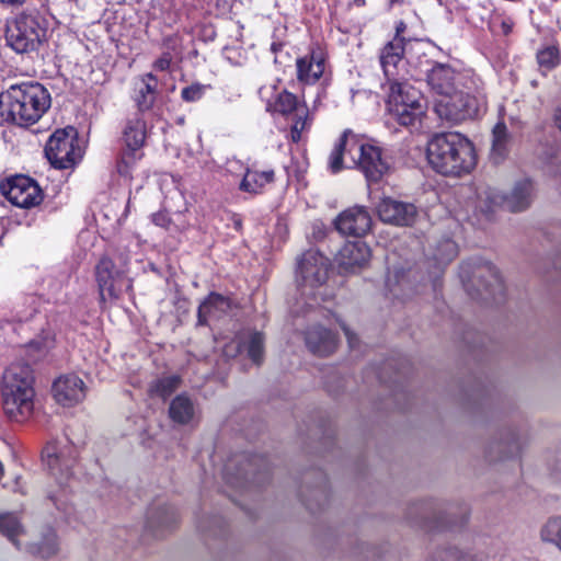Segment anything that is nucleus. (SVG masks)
Instances as JSON below:
<instances>
[{
  "label": "nucleus",
  "instance_id": "obj_1",
  "mask_svg": "<svg viewBox=\"0 0 561 561\" xmlns=\"http://www.w3.org/2000/svg\"><path fill=\"white\" fill-rule=\"evenodd\" d=\"M427 159L432 168L443 175L459 176L476 165L473 145L459 133L435 135L427 144Z\"/></svg>",
  "mask_w": 561,
  "mask_h": 561
},
{
  "label": "nucleus",
  "instance_id": "obj_2",
  "mask_svg": "<svg viewBox=\"0 0 561 561\" xmlns=\"http://www.w3.org/2000/svg\"><path fill=\"white\" fill-rule=\"evenodd\" d=\"M50 106L48 91L38 82H22L0 93L1 115L19 125L36 123Z\"/></svg>",
  "mask_w": 561,
  "mask_h": 561
},
{
  "label": "nucleus",
  "instance_id": "obj_3",
  "mask_svg": "<svg viewBox=\"0 0 561 561\" xmlns=\"http://www.w3.org/2000/svg\"><path fill=\"white\" fill-rule=\"evenodd\" d=\"M346 153L370 182H378L390 169L388 158L383 156L381 148L359 142L350 129L342 134L330 154L329 167L333 173L343 169V157Z\"/></svg>",
  "mask_w": 561,
  "mask_h": 561
},
{
  "label": "nucleus",
  "instance_id": "obj_4",
  "mask_svg": "<svg viewBox=\"0 0 561 561\" xmlns=\"http://www.w3.org/2000/svg\"><path fill=\"white\" fill-rule=\"evenodd\" d=\"M460 277L466 289L474 297L493 299L503 295L504 287L497 268L490 262H480L473 267L469 263L461 265Z\"/></svg>",
  "mask_w": 561,
  "mask_h": 561
},
{
  "label": "nucleus",
  "instance_id": "obj_5",
  "mask_svg": "<svg viewBox=\"0 0 561 561\" xmlns=\"http://www.w3.org/2000/svg\"><path fill=\"white\" fill-rule=\"evenodd\" d=\"M45 156L56 169L64 170L75 167L83 156L77 129L72 126L57 129L46 142Z\"/></svg>",
  "mask_w": 561,
  "mask_h": 561
},
{
  "label": "nucleus",
  "instance_id": "obj_6",
  "mask_svg": "<svg viewBox=\"0 0 561 561\" xmlns=\"http://www.w3.org/2000/svg\"><path fill=\"white\" fill-rule=\"evenodd\" d=\"M330 270V260L318 250L310 249L302 253L297 262V280L301 294L312 297L317 301L321 289L325 284Z\"/></svg>",
  "mask_w": 561,
  "mask_h": 561
},
{
  "label": "nucleus",
  "instance_id": "obj_7",
  "mask_svg": "<svg viewBox=\"0 0 561 561\" xmlns=\"http://www.w3.org/2000/svg\"><path fill=\"white\" fill-rule=\"evenodd\" d=\"M45 36L46 30L31 14H20L7 25V44L19 54L36 50Z\"/></svg>",
  "mask_w": 561,
  "mask_h": 561
},
{
  "label": "nucleus",
  "instance_id": "obj_8",
  "mask_svg": "<svg viewBox=\"0 0 561 561\" xmlns=\"http://www.w3.org/2000/svg\"><path fill=\"white\" fill-rule=\"evenodd\" d=\"M42 458L49 473L60 485H66L72 477L77 450L68 442H51L42 451Z\"/></svg>",
  "mask_w": 561,
  "mask_h": 561
},
{
  "label": "nucleus",
  "instance_id": "obj_9",
  "mask_svg": "<svg viewBox=\"0 0 561 561\" xmlns=\"http://www.w3.org/2000/svg\"><path fill=\"white\" fill-rule=\"evenodd\" d=\"M435 112L443 119L460 123L477 115L478 100L469 93L455 89L436 102Z\"/></svg>",
  "mask_w": 561,
  "mask_h": 561
},
{
  "label": "nucleus",
  "instance_id": "obj_10",
  "mask_svg": "<svg viewBox=\"0 0 561 561\" xmlns=\"http://www.w3.org/2000/svg\"><path fill=\"white\" fill-rule=\"evenodd\" d=\"M1 393L4 413L11 421L22 423L32 415L35 397L34 388L22 389L2 381Z\"/></svg>",
  "mask_w": 561,
  "mask_h": 561
},
{
  "label": "nucleus",
  "instance_id": "obj_11",
  "mask_svg": "<svg viewBox=\"0 0 561 561\" xmlns=\"http://www.w3.org/2000/svg\"><path fill=\"white\" fill-rule=\"evenodd\" d=\"M0 191L11 204L21 208L38 205L43 198L37 183L25 175L8 179L1 183Z\"/></svg>",
  "mask_w": 561,
  "mask_h": 561
},
{
  "label": "nucleus",
  "instance_id": "obj_12",
  "mask_svg": "<svg viewBox=\"0 0 561 561\" xmlns=\"http://www.w3.org/2000/svg\"><path fill=\"white\" fill-rule=\"evenodd\" d=\"M231 468L232 462H229L225 469V479L236 488L241 489L249 483L261 485L268 478L267 462L261 456L245 457L236 476L230 472Z\"/></svg>",
  "mask_w": 561,
  "mask_h": 561
},
{
  "label": "nucleus",
  "instance_id": "obj_13",
  "mask_svg": "<svg viewBox=\"0 0 561 561\" xmlns=\"http://www.w3.org/2000/svg\"><path fill=\"white\" fill-rule=\"evenodd\" d=\"M95 277L102 302L119 297L125 279L123 273L115 268L111 259L102 257L100 260L95 267Z\"/></svg>",
  "mask_w": 561,
  "mask_h": 561
},
{
  "label": "nucleus",
  "instance_id": "obj_14",
  "mask_svg": "<svg viewBox=\"0 0 561 561\" xmlns=\"http://www.w3.org/2000/svg\"><path fill=\"white\" fill-rule=\"evenodd\" d=\"M379 218L394 226H411L414 224L417 210L412 203L383 198L377 206Z\"/></svg>",
  "mask_w": 561,
  "mask_h": 561
},
{
  "label": "nucleus",
  "instance_id": "obj_15",
  "mask_svg": "<svg viewBox=\"0 0 561 561\" xmlns=\"http://www.w3.org/2000/svg\"><path fill=\"white\" fill-rule=\"evenodd\" d=\"M334 225L342 234L362 237L369 231L371 218L364 207L354 206L342 211Z\"/></svg>",
  "mask_w": 561,
  "mask_h": 561
},
{
  "label": "nucleus",
  "instance_id": "obj_16",
  "mask_svg": "<svg viewBox=\"0 0 561 561\" xmlns=\"http://www.w3.org/2000/svg\"><path fill=\"white\" fill-rule=\"evenodd\" d=\"M370 257V250L360 240L346 242L336 253L335 260L345 272H355L363 267Z\"/></svg>",
  "mask_w": 561,
  "mask_h": 561
},
{
  "label": "nucleus",
  "instance_id": "obj_17",
  "mask_svg": "<svg viewBox=\"0 0 561 561\" xmlns=\"http://www.w3.org/2000/svg\"><path fill=\"white\" fill-rule=\"evenodd\" d=\"M54 397L62 405H73L85 397V387L82 379L76 375L58 378L53 385Z\"/></svg>",
  "mask_w": 561,
  "mask_h": 561
},
{
  "label": "nucleus",
  "instance_id": "obj_18",
  "mask_svg": "<svg viewBox=\"0 0 561 561\" xmlns=\"http://www.w3.org/2000/svg\"><path fill=\"white\" fill-rule=\"evenodd\" d=\"M297 79L305 84H314L324 73L325 56L322 49L313 48L309 55L296 60Z\"/></svg>",
  "mask_w": 561,
  "mask_h": 561
},
{
  "label": "nucleus",
  "instance_id": "obj_19",
  "mask_svg": "<svg viewBox=\"0 0 561 561\" xmlns=\"http://www.w3.org/2000/svg\"><path fill=\"white\" fill-rule=\"evenodd\" d=\"M458 73L447 64L436 62L426 75L431 90L444 98L456 89Z\"/></svg>",
  "mask_w": 561,
  "mask_h": 561
},
{
  "label": "nucleus",
  "instance_id": "obj_20",
  "mask_svg": "<svg viewBox=\"0 0 561 561\" xmlns=\"http://www.w3.org/2000/svg\"><path fill=\"white\" fill-rule=\"evenodd\" d=\"M533 191V183L529 180H522L514 185L507 196L494 195L491 197V202L495 205L503 203V206L512 213L523 211L531 203Z\"/></svg>",
  "mask_w": 561,
  "mask_h": 561
},
{
  "label": "nucleus",
  "instance_id": "obj_21",
  "mask_svg": "<svg viewBox=\"0 0 561 561\" xmlns=\"http://www.w3.org/2000/svg\"><path fill=\"white\" fill-rule=\"evenodd\" d=\"M306 345L311 353L318 356L332 354L337 346V335L321 325H313L306 332Z\"/></svg>",
  "mask_w": 561,
  "mask_h": 561
},
{
  "label": "nucleus",
  "instance_id": "obj_22",
  "mask_svg": "<svg viewBox=\"0 0 561 561\" xmlns=\"http://www.w3.org/2000/svg\"><path fill=\"white\" fill-rule=\"evenodd\" d=\"M404 54V37L394 36L386 44L380 54V64L389 83L398 80V65L402 61Z\"/></svg>",
  "mask_w": 561,
  "mask_h": 561
},
{
  "label": "nucleus",
  "instance_id": "obj_23",
  "mask_svg": "<svg viewBox=\"0 0 561 561\" xmlns=\"http://www.w3.org/2000/svg\"><path fill=\"white\" fill-rule=\"evenodd\" d=\"M146 123L139 114H133L127 117L122 131V139L126 148L134 152L140 149L146 139Z\"/></svg>",
  "mask_w": 561,
  "mask_h": 561
},
{
  "label": "nucleus",
  "instance_id": "obj_24",
  "mask_svg": "<svg viewBox=\"0 0 561 561\" xmlns=\"http://www.w3.org/2000/svg\"><path fill=\"white\" fill-rule=\"evenodd\" d=\"M230 309V300L219 294L211 293L198 307L197 324L206 325L208 319H219Z\"/></svg>",
  "mask_w": 561,
  "mask_h": 561
},
{
  "label": "nucleus",
  "instance_id": "obj_25",
  "mask_svg": "<svg viewBox=\"0 0 561 561\" xmlns=\"http://www.w3.org/2000/svg\"><path fill=\"white\" fill-rule=\"evenodd\" d=\"M390 115L402 126H414L421 123L426 112V104H408L394 100V106H388Z\"/></svg>",
  "mask_w": 561,
  "mask_h": 561
},
{
  "label": "nucleus",
  "instance_id": "obj_26",
  "mask_svg": "<svg viewBox=\"0 0 561 561\" xmlns=\"http://www.w3.org/2000/svg\"><path fill=\"white\" fill-rule=\"evenodd\" d=\"M389 90L388 106H394V100L412 105L426 104L421 91L408 81L394 80L390 82Z\"/></svg>",
  "mask_w": 561,
  "mask_h": 561
},
{
  "label": "nucleus",
  "instance_id": "obj_27",
  "mask_svg": "<svg viewBox=\"0 0 561 561\" xmlns=\"http://www.w3.org/2000/svg\"><path fill=\"white\" fill-rule=\"evenodd\" d=\"M34 374L27 363H12L3 373L2 381L19 388H34Z\"/></svg>",
  "mask_w": 561,
  "mask_h": 561
},
{
  "label": "nucleus",
  "instance_id": "obj_28",
  "mask_svg": "<svg viewBox=\"0 0 561 561\" xmlns=\"http://www.w3.org/2000/svg\"><path fill=\"white\" fill-rule=\"evenodd\" d=\"M274 170L253 171L247 169L242 181L239 184V190L242 192L259 194L266 184L274 182Z\"/></svg>",
  "mask_w": 561,
  "mask_h": 561
},
{
  "label": "nucleus",
  "instance_id": "obj_29",
  "mask_svg": "<svg viewBox=\"0 0 561 561\" xmlns=\"http://www.w3.org/2000/svg\"><path fill=\"white\" fill-rule=\"evenodd\" d=\"M169 414L175 423L187 424L194 415L193 402L185 394H179L171 401Z\"/></svg>",
  "mask_w": 561,
  "mask_h": 561
},
{
  "label": "nucleus",
  "instance_id": "obj_30",
  "mask_svg": "<svg viewBox=\"0 0 561 561\" xmlns=\"http://www.w3.org/2000/svg\"><path fill=\"white\" fill-rule=\"evenodd\" d=\"M24 534V527L18 514L5 512L0 514V535L8 538L19 548L18 537Z\"/></svg>",
  "mask_w": 561,
  "mask_h": 561
},
{
  "label": "nucleus",
  "instance_id": "obj_31",
  "mask_svg": "<svg viewBox=\"0 0 561 561\" xmlns=\"http://www.w3.org/2000/svg\"><path fill=\"white\" fill-rule=\"evenodd\" d=\"M491 156L495 163L502 161L508 151L510 134L504 123H497L492 131Z\"/></svg>",
  "mask_w": 561,
  "mask_h": 561
},
{
  "label": "nucleus",
  "instance_id": "obj_32",
  "mask_svg": "<svg viewBox=\"0 0 561 561\" xmlns=\"http://www.w3.org/2000/svg\"><path fill=\"white\" fill-rule=\"evenodd\" d=\"M156 95V83L151 84L149 82H145V80H141V83L136 89L134 95V101L138 110L135 114H139L140 116H142L145 112L150 111L154 104Z\"/></svg>",
  "mask_w": 561,
  "mask_h": 561
},
{
  "label": "nucleus",
  "instance_id": "obj_33",
  "mask_svg": "<svg viewBox=\"0 0 561 561\" xmlns=\"http://www.w3.org/2000/svg\"><path fill=\"white\" fill-rule=\"evenodd\" d=\"M540 539L561 552V515L549 517L540 528Z\"/></svg>",
  "mask_w": 561,
  "mask_h": 561
},
{
  "label": "nucleus",
  "instance_id": "obj_34",
  "mask_svg": "<svg viewBox=\"0 0 561 561\" xmlns=\"http://www.w3.org/2000/svg\"><path fill=\"white\" fill-rule=\"evenodd\" d=\"M273 106V111L282 115H289L304 110L299 106L298 99L295 94L284 90L282 91L273 105H268V110Z\"/></svg>",
  "mask_w": 561,
  "mask_h": 561
},
{
  "label": "nucleus",
  "instance_id": "obj_35",
  "mask_svg": "<svg viewBox=\"0 0 561 561\" xmlns=\"http://www.w3.org/2000/svg\"><path fill=\"white\" fill-rule=\"evenodd\" d=\"M181 379L178 376H167L157 379L150 385L149 392L162 399L170 397L180 386Z\"/></svg>",
  "mask_w": 561,
  "mask_h": 561
},
{
  "label": "nucleus",
  "instance_id": "obj_36",
  "mask_svg": "<svg viewBox=\"0 0 561 561\" xmlns=\"http://www.w3.org/2000/svg\"><path fill=\"white\" fill-rule=\"evenodd\" d=\"M445 517L438 522L437 528H455L462 526L468 518V510L465 506L461 507H449L445 511Z\"/></svg>",
  "mask_w": 561,
  "mask_h": 561
},
{
  "label": "nucleus",
  "instance_id": "obj_37",
  "mask_svg": "<svg viewBox=\"0 0 561 561\" xmlns=\"http://www.w3.org/2000/svg\"><path fill=\"white\" fill-rule=\"evenodd\" d=\"M249 358L260 365L264 357V335L261 332H253L245 344Z\"/></svg>",
  "mask_w": 561,
  "mask_h": 561
},
{
  "label": "nucleus",
  "instance_id": "obj_38",
  "mask_svg": "<svg viewBox=\"0 0 561 561\" xmlns=\"http://www.w3.org/2000/svg\"><path fill=\"white\" fill-rule=\"evenodd\" d=\"M457 255V245L450 239L443 240L438 247L436 252L434 253V260L438 265L448 264L454 257Z\"/></svg>",
  "mask_w": 561,
  "mask_h": 561
},
{
  "label": "nucleus",
  "instance_id": "obj_39",
  "mask_svg": "<svg viewBox=\"0 0 561 561\" xmlns=\"http://www.w3.org/2000/svg\"><path fill=\"white\" fill-rule=\"evenodd\" d=\"M560 54L556 46H548L537 53V60L541 68L551 70L559 64Z\"/></svg>",
  "mask_w": 561,
  "mask_h": 561
},
{
  "label": "nucleus",
  "instance_id": "obj_40",
  "mask_svg": "<svg viewBox=\"0 0 561 561\" xmlns=\"http://www.w3.org/2000/svg\"><path fill=\"white\" fill-rule=\"evenodd\" d=\"M205 89L201 83H193L182 89L181 96L185 102H196L203 98Z\"/></svg>",
  "mask_w": 561,
  "mask_h": 561
},
{
  "label": "nucleus",
  "instance_id": "obj_41",
  "mask_svg": "<svg viewBox=\"0 0 561 561\" xmlns=\"http://www.w3.org/2000/svg\"><path fill=\"white\" fill-rule=\"evenodd\" d=\"M56 551L57 547L54 536L47 538L45 543L33 547V552L42 558H49L54 556Z\"/></svg>",
  "mask_w": 561,
  "mask_h": 561
},
{
  "label": "nucleus",
  "instance_id": "obj_42",
  "mask_svg": "<svg viewBox=\"0 0 561 561\" xmlns=\"http://www.w3.org/2000/svg\"><path fill=\"white\" fill-rule=\"evenodd\" d=\"M459 558V550L456 548L445 549L437 551L433 561H457Z\"/></svg>",
  "mask_w": 561,
  "mask_h": 561
},
{
  "label": "nucleus",
  "instance_id": "obj_43",
  "mask_svg": "<svg viewBox=\"0 0 561 561\" xmlns=\"http://www.w3.org/2000/svg\"><path fill=\"white\" fill-rule=\"evenodd\" d=\"M152 222L158 227L168 229L169 225L171 222V219L167 213L158 211L152 215Z\"/></svg>",
  "mask_w": 561,
  "mask_h": 561
},
{
  "label": "nucleus",
  "instance_id": "obj_44",
  "mask_svg": "<svg viewBox=\"0 0 561 561\" xmlns=\"http://www.w3.org/2000/svg\"><path fill=\"white\" fill-rule=\"evenodd\" d=\"M171 60H172V58H171L170 54L165 53L154 61L153 67L157 70L165 71L169 69V67L171 65Z\"/></svg>",
  "mask_w": 561,
  "mask_h": 561
},
{
  "label": "nucleus",
  "instance_id": "obj_45",
  "mask_svg": "<svg viewBox=\"0 0 561 561\" xmlns=\"http://www.w3.org/2000/svg\"><path fill=\"white\" fill-rule=\"evenodd\" d=\"M457 561H482V557L470 552H462L459 550V558Z\"/></svg>",
  "mask_w": 561,
  "mask_h": 561
},
{
  "label": "nucleus",
  "instance_id": "obj_46",
  "mask_svg": "<svg viewBox=\"0 0 561 561\" xmlns=\"http://www.w3.org/2000/svg\"><path fill=\"white\" fill-rule=\"evenodd\" d=\"M295 114L297 116V119H296V122L294 123L293 126H297L298 131L301 133L304 130V128H305V125H306V122L304 119V115L306 114V111L304 108L300 112H297Z\"/></svg>",
  "mask_w": 561,
  "mask_h": 561
},
{
  "label": "nucleus",
  "instance_id": "obj_47",
  "mask_svg": "<svg viewBox=\"0 0 561 561\" xmlns=\"http://www.w3.org/2000/svg\"><path fill=\"white\" fill-rule=\"evenodd\" d=\"M341 327H342V330H343V331H344V333H345V336H346V339H347V341H348L350 346H351V347H354L355 342H356V336H355V334H353V333L348 330V328H347L346 325L342 324Z\"/></svg>",
  "mask_w": 561,
  "mask_h": 561
},
{
  "label": "nucleus",
  "instance_id": "obj_48",
  "mask_svg": "<svg viewBox=\"0 0 561 561\" xmlns=\"http://www.w3.org/2000/svg\"><path fill=\"white\" fill-rule=\"evenodd\" d=\"M290 136L294 142H298L301 139V133L298 131L297 126H291Z\"/></svg>",
  "mask_w": 561,
  "mask_h": 561
},
{
  "label": "nucleus",
  "instance_id": "obj_49",
  "mask_svg": "<svg viewBox=\"0 0 561 561\" xmlns=\"http://www.w3.org/2000/svg\"><path fill=\"white\" fill-rule=\"evenodd\" d=\"M407 25L403 21H400L396 26V36H401V34L405 31Z\"/></svg>",
  "mask_w": 561,
  "mask_h": 561
},
{
  "label": "nucleus",
  "instance_id": "obj_50",
  "mask_svg": "<svg viewBox=\"0 0 561 561\" xmlns=\"http://www.w3.org/2000/svg\"><path fill=\"white\" fill-rule=\"evenodd\" d=\"M170 515H171V516H170V519H162V518H160V519H159V523H160L161 525H169L170 523L175 522V513L173 512V510L170 512Z\"/></svg>",
  "mask_w": 561,
  "mask_h": 561
},
{
  "label": "nucleus",
  "instance_id": "obj_51",
  "mask_svg": "<svg viewBox=\"0 0 561 561\" xmlns=\"http://www.w3.org/2000/svg\"><path fill=\"white\" fill-rule=\"evenodd\" d=\"M25 0H0V3L8 5H21Z\"/></svg>",
  "mask_w": 561,
  "mask_h": 561
},
{
  "label": "nucleus",
  "instance_id": "obj_52",
  "mask_svg": "<svg viewBox=\"0 0 561 561\" xmlns=\"http://www.w3.org/2000/svg\"><path fill=\"white\" fill-rule=\"evenodd\" d=\"M554 121H556L558 128L561 130V106L556 112Z\"/></svg>",
  "mask_w": 561,
  "mask_h": 561
},
{
  "label": "nucleus",
  "instance_id": "obj_53",
  "mask_svg": "<svg viewBox=\"0 0 561 561\" xmlns=\"http://www.w3.org/2000/svg\"><path fill=\"white\" fill-rule=\"evenodd\" d=\"M147 79H148V80H152V81H154V82L157 81L156 76H153L152 73H147L146 76H144V77H142V79H141V80H145V82H147Z\"/></svg>",
  "mask_w": 561,
  "mask_h": 561
},
{
  "label": "nucleus",
  "instance_id": "obj_54",
  "mask_svg": "<svg viewBox=\"0 0 561 561\" xmlns=\"http://www.w3.org/2000/svg\"><path fill=\"white\" fill-rule=\"evenodd\" d=\"M390 5H393V4H400L403 2V0H388Z\"/></svg>",
  "mask_w": 561,
  "mask_h": 561
},
{
  "label": "nucleus",
  "instance_id": "obj_55",
  "mask_svg": "<svg viewBox=\"0 0 561 561\" xmlns=\"http://www.w3.org/2000/svg\"><path fill=\"white\" fill-rule=\"evenodd\" d=\"M234 226L237 229H240L241 228V220L240 219H236L234 220Z\"/></svg>",
  "mask_w": 561,
  "mask_h": 561
},
{
  "label": "nucleus",
  "instance_id": "obj_56",
  "mask_svg": "<svg viewBox=\"0 0 561 561\" xmlns=\"http://www.w3.org/2000/svg\"><path fill=\"white\" fill-rule=\"evenodd\" d=\"M306 506H307L310 511H313V510H314V507H313L312 503H311V502H309V501H308V502H306Z\"/></svg>",
  "mask_w": 561,
  "mask_h": 561
},
{
  "label": "nucleus",
  "instance_id": "obj_57",
  "mask_svg": "<svg viewBox=\"0 0 561 561\" xmlns=\"http://www.w3.org/2000/svg\"><path fill=\"white\" fill-rule=\"evenodd\" d=\"M18 486H19V479L15 480V488L13 489V491L21 492V490Z\"/></svg>",
  "mask_w": 561,
  "mask_h": 561
},
{
  "label": "nucleus",
  "instance_id": "obj_58",
  "mask_svg": "<svg viewBox=\"0 0 561 561\" xmlns=\"http://www.w3.org/2000/svg\"><path fill=\"white\" fill-rule=\"evenodd\" d=\"M518 449H519V447H518V445L516 444V445H515V451L517 453V451H518Z\"/></svg>",
  "mask_w": 561,
  "mask_h": 561
}]
</instances>
